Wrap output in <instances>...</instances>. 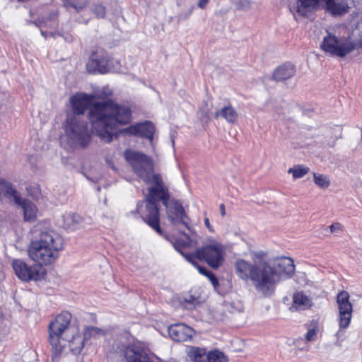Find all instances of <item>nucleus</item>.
I'll list each match as a JSON object with an SVG mask.
<instances>
[{"mask_svg": "<svg viewBox=\"0 0 362 362\" xmlns=\"http://www.w3.org/2000/svg\"><path fill=\"white\" fill-rule=\"evenodd\" d=\"M74 0H66L64 2V6L68 9L73 8L74 9Z\"/></svg>", "mask_w": 362, "mask_h": 362, "instance_id": "nucleus-44", "label": "nucleus"}, {"mask_svg": "<svg viewBox=\"0 0 362 362\" xmlns=\"http://www.w3.org/2000/svg\"><path fill=\"white\" fill-rule=\"evenodd\" d=\"M235 8L238 11H247L251 6L249 0H238L235 2Z\"/></svg>", "mask_w": 362, "mask_h": 362, "instance_id": "nucleus-34", "label": "nucleus"}, {"mask_svg": "<svg viewBox=\"0 0 362 362\" xmlns=\"http://www.w3.org/2000/svg\"><path fill=\"white\" fill-rule=\"evenodd\" d=\"M155 127L150 121H146L143 123L138 124V134L137 136L148 139L151 143L153 139V134L155 133Z\"/></svg>", "mask_w": 362, "mask_h": 362, "instance_id": "nucleus-25", "label": "nucleus"}, {"mask_svg": "<svg viewBox=\"0 0 362 362\" xmlns=\"http://www.w3.org/2000/svg\"><path fill=\"white\" fill-rule=\"evenodd\" d=\"M310 170V168L303 165H295L288 170V173H291L294 179H298L305 175Z\"/></svg>", "mask_w": 362, "mask_h": 362, "instance_id": "nucleus-30", "label": "nucleus"}, {"mask_svg": "<svg viewBox=\"0 0 362 362\" xmlns=\"http://www.w3.org/2000/svg\"><path fill=\"white\" fill-rule=\"evenodd\" d=\"M28 194L34 199H37L40 196V189L39 186H32L27 189Z\"/></svg>", "mask_w": 362, "mask_h": 362, "instance_id": "nucleus-36", "label": "nucleus"}, {"mask_svg": "<svg viewBox=\"0 0 362 362\" xmlns=\"http://www.w3.org/2000/svg\"><path fill=\"white\" fill-rule=\"evenodd\" d=\"M66 220L69 221V220L73 223H79L81 221V218L79 215L76 214H69L66 217Z\"/></svg>", "mask_w": 362, "mask_h": 362, "instance_id": "nucleus-40", "label": "nucleus"}, {"mask_svg": "<svg viewBox=\"0 0 362 362\" xmlns=\"http://www.w3.org/2000/svg\"><path fill=\"white\" fill-rule=\"evenodd\" d=\"M71 314L63 312L58 315L49 325V341L52 346V359L57 361L62 356L66 344L74 355H78L83 349L86 339V334H80L77 328L71 326ZM102 332L96 327L87 329L90 334Z\"/></svg>", "mask_w": 362, "mask_h": 362, "instance_id": "nucleus-2", "label": "nucleus"}, {"mask_svg": "<svg viewBox=\"0 0 362 362\" xmlns=\"http://www.w3.org/2000/svg\"><path fill=\"white\" fill-rule=\"evenodd\" d=\"M149 183H153V185L150 187H166L167 186L165 185L162 177L160 174H154L153 173L151 175V180L148 182Z\"/></svg>", "mask_w": 362, "mask_h": 362, "instance_id": "nucleus-32", "label": "nucleus"}, {"mask_svg": "<svg viewBox=\"0 0 362 362\" xmlns=\"http://www.w3.org/2000/svg\"><path fill=\"white\" fill-rule=\"evenodd\" d=\"M311 299L303 292H297L293 296L291 310H305L312 306Z\"/></svg>", "mask_w": 362, "mask_h": 362, "instance_id": "nucleus-23", "label": "nucleus"}, {"mask_svg": "<svg viewBox=\"0 0 362 362\" xmlns=\"http://www.w3.org/2000/svg\"><path fill=\"white\" fill-rule=\"evenodd\" d=\"M64 240L55 230L42 231L39 238L33 240L28 249L29 257L37 264L49 265L56 261L59 252L62 250Z\"/></svg>", "mask_w": 362, "mask_h": 362, "instance_id": "nucleus-4", "label": "nucleus"}, {"mask_svg": "<svg viewBox=\"0 0 362 362\" xmlns=\"http://www.w3.org/2000/svg\"><path fill=\"white\" fill-rule=\"evenodd\" d=\"M87 4V0H74V9L76 12H79L83 8L86 7Z\"/></svg>", "mask_w": 362, "mask_h": 362, "instance_id": "nucleus-38", "label": "nucleus"}, {"mask_svg": "<svg viewBox=\"0 0 362 362\" xmlns=\"http://www.w3.org/2000/svg\"><path fill=\"white\" fill-rule=\"evenodd\" d=\"M209 1V0H199L197 5L200 8L204 9L207 6Z\"/></svg>", "mask_w": 362, "mask_h": 362, "instance_id": "nucleus-45", "label": "nucleus"}, {"mask_svg": "<svg viewBox=\"0 0 362 362\" xmlns=\"http://www.w3.org/2000/svg\"><path fill=\"white\" fill-rule=\"evenodd\" d=\"M168 219L174 225L181 223L187 229L190 230L188 223L186 221L187 218L182 204L175 199H170V202L165 205Z\"/></svg>", "mask_w": 362, "mask_h": 362, "instance_id": "nucleus-14", "label": "nucleus"}, {"mask_svg": "<svg viewBox=\"0 0 362 362\" xmlns=\"http://www.w3.org/2000/svg\"><path fill=\"white\" fill-rule=\"evenodd\" d=\"M19 194L13 185L4 179H0V199L13 198L15 202V197H19Z\"/></svg>", "mask_w": 362, "mask_h": 362, "instance_id": "nucleus-24", "label": "nucleus"}, {"mask_svg": "<svg viewBox=\"0 0 362 362\" xmlns=\"http://www.w3.org/2000/svg\"><path fill=\"white\" fill-rule=\"evenodd\" d=\"M223 246L215 242L197 248L193 254L197 259L206 262L211 268L216 269L223 264Z\"/></svg>", "mask_w": 362, "mask_h": 362, "instance_id": "nucleus-11", "label": "nucleus"}, {"mask_svg": "<svg viewBox=\"0 0 362 362\" xmlns=\"http://www.w3.org/2000/svg\"><path fill=\"white\" fill-rule=\"evenodd\" d=\"M327 33V35L324 37L320 48L332 56L344 57L358 47V44L353 40H339L334 35L329 32Z\"/></svg>", "mask_w": 362, "mask_h": 362, "instance_id": "nucleus-9", "label": "nucleus"}, {"mask_svg": "<svg viewBox=\"0 0 362 362\" xmlns=\"http://www.w3.org/2000/svg\"><path fill=\"white\" fill-rule=\"evenodd\" d=\"M235 272L242 280L250 281L255 289L264 296L274 294V284L277 281L276 274L267 262L252 264L243 259L235 263Z\"/></svg>", "mask_w": 362, "mask_h": 362, "instance_id": "nucleus-3", "label": "nucleus"}, {"mask_svg": "<svg viewBox=\"0 0 362 362\" xmlns=\"http://www.w3.org/2000/svg\"><path fill=\"white\" fill-rule=\"evenodd\" d=\"M208 279L210 280L211 284L215 288L218 286V285H219L218 280L213 272L210 273V274L208 276Z\"/></svg>", "mask_w": 362, "mask_h": 362, "instance_id": "nucleus-41", "label": "nucleus"}, {"mask_svg": "<svg viewBox=\"0 0 362 362\" xmlns=\"http://www.w3.org/2000/svg\"><path fill=\"white\" fill-rule=\"evenodd\" d=\"M349 294L346 291H341L337 295V304L339 310L338 322L339 329L336 337L339 339L343 336V329H347L352 318L353 305L349 300Z\"/></svg>", "mask_w": 362, "mask_h": 362, "instance_id": "nucleus-10", "label": "nucleus"}, {"mask_svg": "<svg viewBox=\"0 0 362 362\" xmlns=\"http://www.w3.org/2000/svg\"><path fill=\"white\" fill-rule=\"evenodd\" d=\"M238 114L230 103L223 106L214 112V117L224 119L227 122L234 124L238 119Z\"/></svg>", "mask_w": 362, "mask_h": 362, "instance_id": "nucleus-22", "label": "nucleus"}, {"mask_svg": "<svg viewBox=\"0 0 362 362\" xmlns=\"http://www.w3.org/2000/svg\"><path fill=\"white\" fill-rule=\"evenodd\" d=\"M322 0H299L297 5V12L302 16H307V13L313 10Z\"/></svg>", "mask_w": 362, "mask_h": 362, "instance_id": "nucleus-26", "label": "nucleus"}, {"mask_svg": "<svg viewBox=\"0 0 362 362\" xmlns=\"http://www.w3.org/2000/svg\"><path fill=\"white\" fill-rule=\"evenodd\" d=\"M204 224H205V226H206V227H207L210 230H211V225H210L209 220V218H206L204 219Z\"/></svg>", "mask_w": 362, "mask_h": 362, "instance_id": "nucleus-47", "label": "nucleus"}, {"mask_svg": "<svg viewBox=\"0 0 362 362\" xmlns=\"http://www.w3.org/2000/svg\"><path fill=\"white\" fill-rule=\"evenodd\" d=\"M181 303L186 309L192 310L201 303V300L199 296L189 293L182 298Z\"/></svg>", "mask_w": 362, "mask_h": 362, "instance_id": "nucleus-28", "label": "nucleus"}, {"mask_svg": "<svg viewBox=\"0 0 362 362\" xmlns=\"http://www.w3.org/2000/svg\"><path fill=\"white\" fill-rule=\"evenodd\" d=\"M56 15L55 14H53L51 17H50V19H49V21L50 23H47V22L46 21H45L44 22H42L41 24H45V26H53L54 27L55 25H56V22H55V20H56Z\"/></svg>", "mask_w": 362, "mask_h": 362, "instance_id": "nucleus-43", "label": "nucleus"}, {"mask_svg": "<svg viewBox=\"0 0 362 362\" xmlns=\"http://www.w3.org/2000/svg\"><path fill=\"white\" fill-rule=\"evenodd\" d=\"M170 199V194L168 187H148L147 193L145 194V208L137 205V211L143 220L160 235H162L163 231L160 227L158 203L161 202L165 206Z\"/></svg>", "mask_w": 362, "mask_h": 362, "instance_id": "nucleus-6", "label": "nucleus"}, {"mask_svg": "<svg viewBox=\"0 0 362 362\" xmlns=\"http://www.w3.org/2000/svg\"><path fill=\"white\" fill-rule=\"evenodd\" d=\"M12 267L17 277L24 281H39L43 279L46 274L42 265L35 264L28 266L21 259L13 260Z\"/></svg>", "mask_w": 362, "mask_h": 362, "instance_id": "nucleus-12", "label": "nucleus"}, {"mask_svg": "<svg viewBox=\"0 0 362 362\" xmlns=\"http://www.w3.org/2000/svg\"><path fill=\"white\" fill-rule=\"evenodd\" d=\"M296 72V70L294 65L291 63H286L276 68L272 76L276 81H283L293 77Z\"/></svg>", "mask_w": 362, "mask_h": 362, "instance_id": "nucleus-21", "label": "nucleus"}, {"mask_svg": "<svg viewBox=\"0 0 362 362\" xmlns=\"http://www.w3.org/2000/svg\"><path fill=\"white\" fill-rule=\"evenodd\" d=\"M194 9V6L192 4L190 5L185 11H183L178 15V20L179 21H185V20L187 19L192 13Z\"/></svg>", "mask_w": 362, "mask_h": 362, "instance_id": "nucleus-35", "label": "nucleus"}, {"mask_svg": "<svg viewBox=\"0 0 362 362\" xmlns=\"http://www.w3.org/2000/svg\"><path fill=\"white\" fill-rule=\"evenodd\" d=\"M168 332L170 337L178 342L191 340L194 334L192 328L182 323L171 325L168 327Z\"/></svg>", "mask_w": 362, "mask_h": 362, "instance_id": "nucleus-16", "label": "nucleus"}, {"mask_svg": "<svg viewBox=\"0 0 362 362\" xmlns=\"http://www.w3.org/2000/svg\"><path fill=\"white\" fill-rule=\"evenodd\" d=\"M66 40L69 41V42H71L73 40V37L72 36H69L68 38H66Z\"/></svg>", "mask_w": 362, "mask_h": 362, "instance_id": "nucleus-50", "label": "nucleus"}, {"mask_svg": "<svg viewBox=\"0 0 362 362\" xmlns=\"http://www.w3.org/2000/svg\"><path fill=\"white\" fill-rule=\"evenodd\" d=\"M187 355L194 362H205L206 350L204 348L192 346L189 349Z\"/></svg>", "mask_w": 362, "mask_h": 362, "instance_id": "nucleus-27", "label": "nucleus"}, {"mask_svg": "<svg viewBox=\"0 0 362 362\" xmlns=\"http://www.w3.org/2000/svg\"><path fill=\"white\" fill-rule=\"evenodd\" d=\"M208 362H227V356L218 350L211 351L206 355Z\"/></svg>", "mask_w": 362, "mask_h": 362, "instance_id": "nucleus-29", "label": "nucleus"}, {"mask_svg": "<svg viewBox=\"0 0 362 362\" xmlns=\"http://www.w3.org/2000/svg\"><path fill=\"white\" fill-rule=\"evenodd\" d=\"M41 26V28H40V33L41 34L45 37H47V33L45 31L43 30L42 29V25H40Z\"/></svg>", "mask_w": 362, "mask_h": 362, "instance_id": "nucleus-48", "label": "nucleus"}, {"mask_svg": "<svg viewBox=\"0 0 362 362\" xmlns=\"http://www.w3.org/2000/svg\"><path fill=\"white\" fill-rule=\"evenodd\" d=\"M183 234H184V235L185 237V240H176V241L175 242V243L173 245L175 249L177 252H179L183 257H185V259L188 262H189L195 267H197L200 274H202L206 276V277H208L209 275L210 274V273H211V272L209 271L206 268L199 265L198 263L195 260L197 258L194 257V254H185V253H184L181 250L182 247H187L189 245V243H190V239H189V235H187L186 233H183Z\"/></svg>", "mask_w": 362, "mask_h": 362, "instance_id": "nucleus-17", "label": "nucleus"}, {"mask_svg": "<svg viewBox=\"0 0 362 362\" xmlns=\"http://www.w3.org/2000/svg\"><path fill=\"white\" fill-rule=\"evenodd\" d=\"M65 134L67 144L72 148H85L90 141L87 122L76 115H67Z\"/></svg>", "mask_w": 362, "mask_h": 362, "instance_id": "nucleus-7", "label": "nucleus"}, {"mask_svg": "<svg viewBox=\"0 0 362 362\" xmlns=\"http://www.w3.org/2000/svg\"><path fill=\"white\" fill-rule=\"evenodd\" d=\"M110 57L103 49H96L90 57L86 69L91 74H107L110 70Z\"/></svg>", "mask_w": 362, "mask_h": 362, "instance_id": "nucleus-13", "label": "nucleus"}, {"mask_svg": "<svg viewBox=\"0 0 362 362\" xmlns=\"http://www.w3.org/2000/svg\"><path fill=\"white\" fill-rule=\"evenodd\" d=\"M330 231L332 233H336L337 231L341 230V225L339 223H334L332 224L330 226Z\"/></svg>", "mask_w": 362, "mask_h": 362, "instance_id": "nucleus-42", "label": "nucleus"}, {"mask_svg": "<svg viewBox=\"0 0 362 362\" xmlns=\"http://www.w3.org/2000/svg\"><path fill=\"white\" fill-rule=\"evenodd\" d=\"M124 156L134 173L146 184H148L154 170L152 158L142 152L130 149L124 151Z\"/></svg>", "mask_w": 362, "mask_h": 362, "instance_id": "nucleus-8", "label": "nucleus"}, {"mask_svg": "<svg viewBox=\"0 0 362 362\" xmlns=\"http://www.w3.org/2000/svg\"><path fill=\"white\" fill-rule=\"evenodd\" d=\"M220 211H221V216H225L226 211H225V206L223 204H221L220 205Z\"/></svg>", "mask_w": 362, "mask_h": 362, "instance_id": "nucleus-46", "label": "nucleus"}, {"mask_svg": "<svg viewBox=\"0 0 362 362\" xmlns=\"http://www.w3.org/2000/svg\"><path fill=\"white\" fill-rule=\"evenodd\" d=\"M314 182L315 183L322 188H327L329 185V177L322 174L314 173Z\"/></svg>", "mask_w": 362, "mask_h": 362, "instance_id": "nucleus-31", "label": "nucleus"}, {"mask_svg": "<svg viewBox=\"0 0 362 362\" xmlns=\"http://www.w3.org/2000/svg\"><path fill=\"white\" fill-rule=\"evenodd\" d=\"M317 329L315 328L310 329L305 334V339L308 341H313L315 340L317 336Z\"/></svg>", "mask_w": 362, "mask_h": 362, "instance_id": "nucleus-39", "label": "nucleus"}, {"mask_svg": "<svg viewBox=\"0 0 362 362\" xmlns=\"http://www.w3.org/2000/svg\"><path fill=\"white\" fill-rule=\"evenodd\" d=\"M91 100L92 97L87 94L73 96L71 98L73 114H69V115H76L80 118V115L84 113Z\"/></svg>", "mask_w": 362, "mask_h": 362, "instance_id": "nucleus-18", "label": "nucleus"}, {"mask_svg": "<svg viewBox=\"0 0 362 362\" xmlns=\"http://www.w3.org/2000/svg\"><path fill=\"white\" fill-rule=\"evenodd\" d=\"M122 133L126 134L128 135H135L137 136L138 134V124L135 125H131L127 128L123 129L121 131Z\"/></svg>", "mask_w": 362, "mask_h": 362, "instance_id": "nucleus-37", "label": "nucleus"}, {"mask_svg": "<svg viewBox=\"0 0 362 362\" xmlns=\"http://www.w3.org/2000/svg\"><path fill=\"white\" fill-rule=\"evenodd\" d=\"M15 204L23 209L25 221L33 222L35 220L37 209L31 201L21 199V197H15Z\"/></svg>", "mask_w": 362, "mask_h": 362, "instance_id": "nucleus-19", "label": "nucleus"}, {"mask_svg": "<svg viewBox=\"0 0 362 362\" xmlns=\"http://www.w3.org/2000/svg\"><path fill=\"white\" fill-rule=\"evenodd\" d=\"M271 264L270 262H269ZM270 267L273 269L276 274L277 281L274 284V292L276 284L280 281L281 275L286 277H291L295 272V265L293 260L287 257H278L274 260L273 264H270Z\"/></svg>", "mask_w": 362, "mask_h": 362, "instance_id": "nucleus-15", "label": "nucleus"}, {"mask_svg": "<svg viewBox=\"0 0 362 362\" xmlns=\"http://www.w3.org/2000/svg\"><path fill=\"white\" fill-rule=\"evenodd\" d=\"M341 341L342 340L340 341L339 339H337V341L335 342V344L337 346H341Z\"/></svg>", "mask_w": 362, "mask_h": 362, "instance_id": "nucleus-49", "label": "nucleus"}, {"mask_svg": "<svg viewBox=\"0 0 362 362\" xmlns=\"http://www.w3.org/2000/svg\"><path fill=\"white\" fill-rule=\"evenodd\" d=\"M109 356L125 358L127 362H153L144 344L135 340L127 332L120 334L114 340Z\"/></svg>", "mask_w": 362, "mask_h": 362, "instance_id": "nucleus-5", "label": "nucleus"}, {"mask_svg": "<svg viewBox=\"0 0 362 362\" xmlns=\"http://www.w3.org/2000/svg\"><path fill=\"white\" fill-rule=\"evenodd\" d=\"M326 10L332 16H342L349 12L347 0H322Z\"/></svg>", "mask_w": 362, "mask_h": 362, "instance_id": "nucleus-20", "label": "nucleus"}, {"mask_svg": "<svg viewBox=\"0 0 362 362\" xmlns=\"http://www.w3.org/2000/svg\"><path fill=\"white\" fill-rule=\"evenodd\" d=\"M356 42V41H354ZM356 43L358 44V47L356 48V49H358L359 47H362V42H357Z\"/></svg>", "mask_w": 362, "mask_h": 362, "instance_id": "nucleus-51", "label": "nucleus"}, {"mask_svg": "<svg viewBox=\"0 0 362 362\" xmlns=\"http://www.w3.org/2000/svg\"><path fill=\"white\" fill-rule=\"evenodd\" d=\"M92 10H93V12L97 16V18H103L105 17L106 9L103 5H102V4L94 5Z\"/></svg>", "mask_w": 362, "mask_h": 362, "instance_id": "nucleus-33", "label": "nucleus"}, {"mask_svg": "<svg viewBox=\"0 0 362 362\" xmlns=\"http://www.w3.org/2000/svg\"><path fill=\"white\" fill-rule=\"evenodd\" d=\"M88 117L96 134L109 143L112 141L115 131L119 126L131 122L132 111L126 105L107 100L94 102L90 107Z\"/></svg>", "mask_w": 362, "mask_h": 362, "instance_id": "nucleus-1", "label": "nucleus"}]
</instances>
